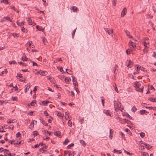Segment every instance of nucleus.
<instances>
[{"label":"nucleus","mask_w":156,"mask_h":156,"mask_svg":"<svg viewBox=\"0 0 156 156\" xmlns=\"http://www.w3.org/2000/svg\"><path fill=\"white\" fill-rule=\"evenodd\" d=\"M103 112L106 115H109L110 116H112V113L110 112V111L106 109H104L103 110Z\"/></svg>","instance_id":"f03ea898"},{"label":"nucleus","mask_w":156,"mask_h":156,"mask_svg":"<svg viewBox=\"0 0 156 156\" xmlns=\"http://www.w3.org/2000/svg\"><path fill=\"white\" fill-rule=\"evenodd\" d=\"M141 153H142V155L144 156H146L147 154H148L146 152H141Z\"/></svg>","instance_id":"79ce46f5"},{"label":"nucleus","mask_w":156,"mask_h":156,"mask_svg":"<svg viewBox=\"0 0 156 156\" xmlns=\"http://www.w3.org/2000/svg\"><path fill=\"white\" fill-rule=\"evenodd\" d=\"M144 88V87H142L141 88H137L136 89V90L140 92H143V91Z\"/></svg>","instance_id":"2eb2a0df"},{"label":"nucleus","mask_w":156,"mask_h":156,"mask_svg":"<svg viewBox=\"0 0 156 156\" xmlns=\"http://www.w3.org/2000/svg\"><path fill=\"white\" fill-rule=\"evenodd\" d=\"M137 110V108H136V107L134 106H133L131 109V111L132 112H135Z\"/></svg>","instance_id":"b1692460"},{"label":"nucleus","mask_w":156,"mask_h":156,"mask_svg":"<svg viewBox=\"0 0 156 156\" xmlns=\"http://www.w3.org/2000/svg\"><path fill=\"white\" fill-rule=\"evenodd\" d=\"M31 62L33 63V66H38L37 64L35 62H34L33 61H31Z\"/></svg>","instance_id":"864d4df0"},{"label":"nucleus","mask_w":156,"mask_h":156,"mask_svg":"<svg viewBox=\"0 0 156 156\" xmlns=\"http://www.w3.org/2000/svg\"><path fill=\"white\" fill-rule=\"evenodd\" d=\"M105 31L110 35L113 33V30L110 29L106 30Z\"/></svg>","instance_id":"4468645a"},{"label":"nucleus","mask_w":156,"mask_h":156,"mask_svg":"<svg viewBox=\"0 0 156 156\" xmlns=\"http://www.w3.org/2000/svg\"><path fill=\"white\" fill-rule=\"evenodd\" d=\"M44 114L45 115V116L47 117V116L48 115V114L46 111H45L44 112Z\"/></svg>","instance_id":"6e6d98bb"},{"label":"nucleus","mask_w":156,"mask_h":156,"mask_svg":"<svg viewBox=\"0 0 156 156\" xmlns=\"http://www.w3.org/2000/svg\"><path fill=\"white\" fill-rule=\"evenodd\" d=\"M25 23V22H21L20 23L17 22L16 23L18 26H21L22 25H24Z\"/></svg>","instance_id":"a211bd4d"},{"label":"nucleus","mask_w":156,"mask_h":156,"mask_svg":"<svg viewBox=\"0 0 156 156\" xmlns=\"http://www.w3.org/2000/svg\"><path fill=\"white\" fill-rule=\"evenodd\" d=\"M27 19L28 23L29 25H32V24H33V22H32V21L31 20V19L30 18L28 17V18H27Z\"/></svg>","instance_id":"f8f14e48"},{"label":"nucleus","mask_w":156,"mask_h":156,"mask_svg":"<svg viewBox=\"0 0 156 156\" xmlns=\"http://www.w3.org/2000/svg\"><path fill=\"white\" fill-rule=\"evenodd\" d=\"M74 144L73 143H72L69 145L68 146H67V148H69L71 147H73L74 146Z\"/></svg>","instance_id":"4c0bfd02"},{"label":"nucleus","mask_w":156,"mask_h":156,"mask_svg":"<svg viewBox=\"0 0 156 156\" xmlns=\"http://www.w3.org/2000/svg\"><path fill=\"white\" fill-rule=\"evenodd\" d=\"M153 56L156 58V53H155V52H154V53L153 55Z\"/></svg>","instance_id":"774afa93"},{"label":"nucleus","mask_w":156,"mask_h":156,"mask_svg":"<svg viewBox=\"0 0 156 156\" xmlns=\"http://www.w3.org/2000/svg\"><path fill=\"white\" fill-rule=\"evenodd\" d=\"M1 2H3L5 4H7L9 3V2L7 0H2L1 1Z\"/></svg>","instance_id":"7c9ffc66"},{"label":"nucleus","mask_w":156,"mask_h":156,"mask_svg":"<svg viewBox=\"0 0 156 156\" xmlns=\"http://www.w3.org/2000/svg\"><path fill=\"white\" fill-rule=\"evenodd\" d=\"M21 30L23 32L25 33H27L28 31V30L27 29H25L23 27H22Z\"/></svg>","instance_id":"f3484780"},{"label":"nucleus","mask_w":156,"mask_h":156,"mask_svg":"<svg viewBox=\"0 0 156 156\" xmlns=\"http://www.w3.org/2000/svg\"><path fill=\"white\" fill-rule=\"evenodd\" d=\"M36 28L37 30H38L39 31H43L44 30V29H41V27H40L38 25H37L36 26Z\"/></svg>","instance_id":"393cba45"},{"label":"nucleus","mask_w":156,"mask_h":156,"mask_svg":"<svg viewBox=\"0 0 156 156\" xmlns=\"http://www.w3.org/2000/svg\"><path fill=\"white\" fill-rule=\"evenodd\" d=\"M59 61H61V63H62V60H61V58H58L57 59H56L54 62V63H57Z\"/></svg>","instance_id":"4be33fe9"},{"label":"nucleus","mask_w":156,"mask_h":156,"mask_svg":"<svg viewBox=\"0 0 156 156\" xmlns=\"http://www.w3.org/2000/svg\"><path fill=\"white\" fill-rule=\"evenodd\" d=\"M69 92H70L71 93V94H70V95L72 97H73L74 96V93L73 91H72L71 92H70L69 91H68Z\"/></svg>","instance_id":"09e8293b"},{"label":"nucleus","mask_w":156,"mask_h":156,"mask_svg":"<svg viewBox=\"0 0 156 156\" xmlns=\"http://www.w3.org/2000/svg\"><path fill=\"white\" fill-rule=\"evenodd\" d=\"M140 136L142 138L144 137L145 136V133L143 132L140 133Z\"/></svg>","instance_id":"58836bf2"},{"label":"nucleus","mask_w":156,"mask_h":156,"mask_svg":"<svg viewBox=\"0 0 156 156\" xmlns=\"http://www.w3.org/2000/svg\"><path fill=\"white\" fill-rule=\"evenodd\" d=\"M112 131V129H110V130L109 136H110V137L111 138V139H112V137H113V132Z\"/></svg>","instance_id":"aec40b11"},{"label":"nucleus","mask_w":156,"mask_h":156,"mask_svg":"<svg viewBox=\"0 0 156 156\" xmlns=\"http://www.w3.org/2000/svg\"><path fill=\"white\" fill-rule=\"evenodd\" d=\"M76 29L74 30V31H73V32H72V37L73 38H74V35H75V31H76Z\"/></svg>","instance_id":"c9c22d12"},{"label":"nucleus","mask_w":156,"mask_h":156,"mask_svg":"<svg viewBox=\"0 0 156 156\" xmlns=\"http://www.w3.org/2000/svg\"><path fill=\"white\" fill-rule=\"evenodd\" d=\"M126 116L128 117L130 119L133 120V119L128 114H126Z\"/></svg>","instance_id":"de8ad7c7"},{"label":"nucleus","mask_w":156,"mask_h":156,"mask_svg":"<svg viewBox=\"0 0 156 156\" xmlns=\"http://www.w3.org/2000/svg\"><path fill=\"white\" fill-rule=\"evenodd\" d=\"M80 142L82 145H83V146H84V145L86 144H85V142H84V141H83V140H80Z\"/></svg>","instance_id":"ea45409f"},{"label":"nucleus","mask_w":156,"mask_h":156,"mask_svg":"<svg viewBox=\"0 0 156 156\" xmlns=\"http://www.w3.org/2000/svg\"><path fill=\"white\" fill-rule=\"evenodd\" d=\"M40 146V144H36L34 146V147L35 148H37L38 147Z\"/></svg>","instance_id":"052dcab7"},{"label":"nucleus","mask_w":156,"mask_h":156,"mask_svg":"<svg viewBox=\"0 0 156 156\" xmlns=\"http://www.w3.org/2000/svg\"><path fill=\"white\" fill-rule=\"evenodd\" d=\"M72 78L73 79V82L74 81H77L76 78L74 77L73 76H72Z\"/></svg>","instance_id":"4d7b16f0"},{"label":"nucleus","mask_w":156,"mask_h":156,"mask_svg":"<svg viewBox=\"0 0 156 156\" xmlns=\"http://www.w3.org/2000/svg\"><path fill=\"white\" fill-rule=\"evenodd\" d=\"M12 101H14L16 100V99H17V98L16 97H12Z\"/></svg>","instance_id":"69168bd1"},{"label":"nucleus","mask_w":156,"mask_h":156,"mask_svg":"<svg viewBox=\"0 0 156 156\" xmlns=\"http://www.w3.org/2000/svg\"><path fill=\"white\" fill-rule=\"evenodd\" d=\"M65 115L66 116V119H67L66 118H67V119H68L69 118V113L67 112H65Z\"/></svg>","instance_id":"cd10ccee"},{"label":"nucleus","mask_w":156,"mask_h":156,"mask_svg":"<svg viewBox=\"0 0 156 156\" xmlns=\"http://www.w3.org/2000/svg\"><path fill=\"white\" fill-rule=\"evenodd\" d=\"M134 84L136 89L137 88H138L140 85V83L137 81H136L134 82Z\"/></svg>","instance_id":"39448f33"},{"label":"nucleus","mask_w":156,"mask_h":156,"mask_svg":"<svg viewBox=\"0 0 156 156\" xmlns=\"http://www.w3.org/2000/svg\"><path fill=\"white\" fill-rule=\"evenodd\" d=\"M68 125L69 126H72V122L70 121V120L68 121Z\"/></svg>","instance_id":"e433bc0d"},{"label":"nucleus","mask_w":156,"mask_h":156,"mask_svg":"<svg viewBox=\"0 0 156 156\" xmlns=\"http://www.w3.org/2000/svg\"><path fill=\"white\" fill-rule=\"evenodd\" d=\"M23 61H27L28 59V58L27 57L25 53H24L23 55L22 56L21 59Z\"/></svg>","instance_id":"0eeeda50"},{"label":"nucleus","mask_w":156,"mask_h":156,"mask_svg":"<svg viewBox=\"0 0 156 156\" xmlns=\"http://www.w3.org/2000/svg\"><path fill=\"white\" fill-rule=\"evenodd\" d=\"M18 35V34L16 33H14L12 34V36L14 37H17V35Z\"/></svg>","instance_id":"13d9d810"},{"label":"nucleus","mask_w":156,"mask_h":156,"mask_svg":"<svg viewBox=\"0 0 156 156\" xmlns=\"http://www.w3.org/2000/svg\"><path fill=\"white\" fill-rule=\"evenodd\" d=\"M116 119L119 120V122H120V121H121L122 120V119L121 118H120V117L118 116H117V117H116Z\"/></svg>","instance_id":"a18cd8bd"},{"label":"nucleus","mask_w":156,"mask_h":156,"mask_svg":"<svg viewBox=\"0 0 156 156\" xmlns=\"http://www.w3.org/2000/svg\"><path fill=\"white\" fill-rule=\"evenodd\" d=\"M12 122H13L12 121L11 119L9 120L8 121H7V123L8 124L11 123Z\"/></svg>","instance_id":"680f3d73"},{"label":"nucleus","mask_w":156,"mask_h":156,"mask_svg":"<svg viewBox=\"0 0 156 156\" xmlns=\"http://www.w3.org/2000/svg\"><path fill=\"white\" fill-rule=\"evenodd\" d=\"M129 46L130 48H134L136 47L135 44L133 42L130 41L129 44Z\"/></svg>","instance_id":"7ed1b4c3"},{"label":"nucleus","mask_w":156,"mask_h":156,"mask_svg":"<svg viewBox=\"0 0 156 156\" xmlns=\"http://www.w3.org/2000/svg\"><path fill=\"white\" fill-rule=\"evenodd\" d=\"M39 134V133L36 131H34L33 132V135L35 136H37Z\"/></svg>","instance_id":"f704fd0d"},{"label":"nucleus","mask_w":156,"mask_h":156,"mask_svg":"<svg viewBox=\"0 0 156 156\" xmlns=\"http://www.w3.org/2000/svg\"><path fill=\"white\" fill-rule=\"evenodd\" d=\"M36 101L35 100L33 101L30 103V104H28V106L29 107H30V106H34V104H35Z\"/></svg>","instance_id":"423d86ee"},{"label":"nucleus","mask_w":156,"mask_h":156,"mask_svg":"<svg viewBox=\"0 0 156 156\" xmlns=\"http://www.w3.org/2000/svg\"><path fill=\"white\" fill-rule=\"evenodd\" d=\"M152 147V146L150 145L149 144H148V145H147V147H146V148L147 149H150L151 147Z\"/></svg>","instance_id":"8fccbe9b"},{"label":"nucleus","mask_w":156,"mask_h":156,"mask_svg":"<svg viewBox=\"0 0 156 156\" xmlns=\"http://www.w3.org/2000/svg\"><path fill=\"white\" fill-rule=\"evenodd\" d=\"M117 1V0H113L112 2V4L114 6H115L116 5V2Z\"/></svg>","instance_id":"49530a36"},{"label":"nucleus","mask_w":156,"mask_h":156,"mask_svg":"<svg viewBox=\"0 0 156 156\" xmlns=\"http://www.w3.org/2000/svg\"><path fill=\"white\" fill-rule=\"evenodd\" d=\"M127 12V9L126 7L124 8L121 13V16L123 17L125 15Z\"/></svg>","instance_id":"20e7f679"},{"label":"nucleus","mask_w":156,"mask_h":156,"mask_svg":"<svg viewBox=\"0 0 156 156\" xmlns=\"http://www.w3.org/2000/svg\"><path fill=\"white\" fill-rule=\"evenodd\" d=\"M11 9H13L14 11L17 12L18 13V11L16 9L15 7L14 6H12L11 8Z\"/></svg>","instance_id":"5fc2aeb1"},{"label":"nucleus","mask_w":156,"mask_h":156,"mask_svg":"<svg viewBox=\"0 0 156 156\" xmlns=\"http://www.w3.org/2000/svg\"><path fill=\"white\" fill-rule=\"evenodd\" d=\"M35 121L34 120H33V121L32 122H31V124H30V125H32V127H30V128L29 127V128H30V129H32V128H33V127H34V121Z\"/></svg>","instance_id":"a19ab883"},{"label":"nucleus","mask_w":156,"mask_h":156,"mask_svg":"<svg viewBox=\"0 0 156 156\" xmlns=\"http://www.w3.org/2000/svg\"><path fill=\"white\" fill-rule=\"evenodd\" d=\"M126 52L127 55H129L132 52V50L129 49L126 50Z\"/></svg>","instance_id":"412c9836"},{"label":"nucleus","mask_w":156,"mask_h":156,"mask_svg":"<svg viewBox=\"0 0 156 156\" xmlns=\"http://www.w3.org/2000/svg\"><path fill=\"white\" fill-rule=\"evenodd\" d=\"M21 135V134L20 132L17 133L16 134V137L18 138Z\"/></svg>","instance_id":"603ef678"},{"label":"nucleus","mask_w":156,"mask_h":156,"mask_svg":"<svg viewBox=\"0 0 156 156\" xmlns=\"http://www.w3.org/2000/svg\"><path fill=\"white\" fill-rule=\"evenodd\" d=\"M4 18H6V20L9 21L10 22H12V20H11L10 18L9 17L4 16Z\"/></svg>","instance_id":"72a5a7b5"},{"label":"nucleus","mask_w":156,"mask_h":156,"mask_svg":"<svg viewBox=\"0 0 156 156\" xmlns=\"http://www.w3.org/2000/svg\"><path fill=\"white\" fill-rule=\"evenodd\" d=\"M71 9L73 10V12H77L78 10V9L77 8L74 6H73L72 7Z\"/></svg>","instance_id":"ddd939ff"},{"label":"nucleus","mask_w":156,"mask_h":156,"mask_svg":"<svg viewBox=\"0 0 156 156\" xmlns=\"http://www.w3.org/2000/svg\"><path fill=\"white\" fill-rule=\"evenodd\" d=\"M123 120H124L125 122L128 123L130 121L129 120L125 119H124Z\"/></svg>","instance_id":"bf43d9fd"},{"label":"nucleus","mask_w":156,"mask_h":156,"mask_svg":"<svg viewBox=\"0 0 156 156\" xmlns=\"http://www.w3.org/2000/svg\"><path fill=\"white\" fill-rule=\"evenodd\" d=\"M38 73H39V74L41 76L46 75L47 73V72L46 71L41 72L40 71L39 72H38Z\"/></svg>","instance_id":"9b49d317"},{"label":"nucleus","mask_w":156,"mask_h":156,"mask_svg":"<svg viewBox=\"0 0 156 156\" xmlns=\"http://www.w3.org/2000/svg\"><path fill=\"white\" fill-rule=\"evenodd\" d=\"M54 134L56 136H59L61 135V133L59 131H55L54 133Z\"/></svg>","instance_id":"6e6552de"},{"label":"nucleus","mask_w":156,"mask_h":156,"mask_svg":"<svg viewBox=\"0 0 156 156\" xmlns=\"http://www.w3.org/2000/svg\"><path fill=\"white\" fill-rule=\"evenodd\" d=\"M114 102L115 110L116 112H118L119 110H120V108L121 106V103L120 102H117L115 101H114Z\"/></svg>","instance_id":"f257e3e1"},{"label":"nucleus","mask_w":156,"mask_h":156,"mask_svg":"<svg viewBox=\"0 0 156 156\" xmlns=\"http://www.w3.org/2000/svg\"><path fill=\"white\" fill-rule=\"evenodd\" d=\"M133 64V62L130 61V60H129V64H128L127 65V66L128 67H129V68H131V67H130L129 66V65H132Z\"/></svg>","instance_id":"c756f323"},{"label":"nucleus","mask_w":156,"mask_h":156,"mask_svg":"<svg viewBox=\"0 0 156 156\" xmlns=\"http://www.w3.org/2000/svg\"><path fill=\"white\" fill-rule=\"evenodd\" d=\"M9 63L10 64H16V62L14 60L12 61H9Z\"/></svg>","instance_id":"bb28decb"},{"label":"nucleus","mask_w":156,"mask_h":156,"mask_svg":"<svg viewBox=\"0 0 156 156\" xmlns=\"http://www.w3.org/2000/svg\"><path fill=\"white\" fill-rule=\"evenodd\" d=\"M22 71L24 72H29V71L28 70V69H22Z\"/></svg>","instance_id":"0e129e2a"},{"label":"nucleus","mask_w":156,"mask_h":156,"mask_svg":"<svg viewBox=\"0 0 156 156\" xmlns=\"http://www.w3.org/2000/svg\"><path fill=\"white\" fill-rule=\"evenodd\" d=\"M69 142V140L67 139H66L65 140V141L64 142L63 144L65 145H66L67 144V143Z\"/></svg>","instance_id":"c85d7f7f"},{"label":"nucleus","mask_w":156,"mask_h":156,"mask_svg":"<svg viewBox=\"0 0 156 156\" xmlns=\"http://www.w3.org/2000/svg\"><path fill=\"white\" fill-rule=\"evenodd\" d=\"M115 90L117 92H118V90L117 88V87L116 86V85L115 84Z\"/></svg>","instance_id":"e2e57ef3"},{"label":"nucleus","mask_w":156,"mask_h":156,"mask_svg":"<svg viewBox=\"0 0 156 156\" xmlns=\"http://www.w3.org/2000/svg\"><path fill=\"white\" fill-rule=\"evenodd\" d=\"M22 77V74H17V75L16 76L17 78L18 79Z\"/></svg>","instance_id":"37998d69"},{"label":"nucleus","mask_w":156,"mask_h":156,"mask_svg":"<svg viewBox=\"0 0 156 156\" xmlns=\"http://www.w3.org/2000/svg\"><path fill=\"white\" fill-rule=\"evenodd\" d=\"M39 120L43 124L46 126H48V124L46 123L44 120H43V119L42 120L41 118L39 119Z\"/></svg>","instance_id":"1a4fd4ad"},{"label":"nucleus","mask_w":156,"mask_h":156,"mask_svg":"<svg viewBox=\"0 0 156 156\" xmlns=\"http://www.w3.org/2000/svg\"><path fill=\"white\" fill-rule=\"evenodd\" d=\"M69 80H71V79L70 78H68L67 77H66L65 79V82L67 84H69Z\"/></svg>","instance_id":"6ab92c4d"},{"label":"nucleus","mask_w":156,"mask_h":156,"mask_svg":"<svg viewBox=\"0 0 156 156\" xmlns=\"http://www.w3.org/2000/svg\"><path fill=\"white\" fill-rule=\"evenodd\" d=\"M150 88H151V90H153L154 91L155 90V88H154V87L152 86H151Z\"/></svg>","instance_id":"338daca9"},{"label":"nucleus","mask_w":156,"mask_h":156,"mask_svg":"<svg viewBox=\"0 0 156 156\" xmlns=\"http://www.w3.org/2000/svg\"><path fill=\"white\" fill-rule=\"evenodd\" d=\"M140 114H141V115H143V114H145L146 113H148L147 111H146L145 110H141L140 111Z\"/></svg>","instance_id":"dca6fc26"},{"label":"nucleus","mask_w":156,"mask_h":156,"mask_svg":"<svg viewBox=\"0 0 156 156\" xmlns=\"http://www.w3.org/2000/svg\"><path fill=\"white\" fill-rule=\"evenodd\" d=\"M117 67H118V66L117 65H115V66L113 68V72H114L115 73Z\"/></svg>","instance_id":"2f4dec72"},{"label":"nucleus","mask_w":156,"mask_h":156,"mask_svg":"<svg viewBox=\"0 0 156 156\" xmlns=\"http://www.w3.org/2000/svg\"><path fill=\"white\" fill-rule=\"evenodd\" d=\"M18 63H19L20 65H22L24 66H27L26 63H23L21 62H19Z\"/></svg>","instance_id":"473e14b6"},{"label":"nucleus","mask_w":156,"mask_h":156,"mask_svg":"<svg viewBox=\"0 0 156 156\" xmlns=\"http://www.w3.org/2000/svg\"><path fill=\"white\" fill-rule=\"evenodd\" d=\"M30 83H29L28 84L26 85V86H25V93H26L27 91V87H29V88L28 89V90L29 89V88L30 87Z\"/></svg>","instance_id":"9d476101"},{"label":"nucleus","mask_w":156,"mask_h":156,"mask_svg":"<svg viewBox=\"0 0 156 156\" xmlns=\"http://www.w3.org/2000/svg\"><path fill=\"white\" fill-rule=\"evenodd\" d=\"M149 100L153 102H156V101L155 100V98H151L149 99Z\"/></svg>","instance_id":"a878e982"},{"label":"nucleus","mask_w":156,"mask_h":156,"mask_svg":"<svg viewBox=\"0 0 156 156\" xmlns=\"http://www.w3.org/2000/svg\"><path fill=\"white\" fill-rule=\"evenodd\" d=\"M73 83L74 86H76L78 85V84L77 81H73Z\"/></svg>","instance_id":"c03bdc74"},{"label":"nucleus","mask_w":156,"mask_h":156,"mask_svg":"<svg viewBox=\"0 0 156 156\" xmlns=\"http://www.w3.org/2000/svg\"><path fill=\"white\" fill-rule=\"evenodd\" d=\"M143 44L144 45V46L145 47H147V44H148V42L147 43L146 41H144V42H143Z\"/></svg>","instance_id":"3c124183"},{"label":"nucleus","mask_w":156,"mask_h":156,"mask_svg":"<svg viewBox=\"0 0 156 156\" xmlns=\"http://www.w3.org/2000/svg\"><path fill=\"white\" fill-rule=\"evenodd\" d=\"M49 102V101H42V104L43 105H47V104Z\"/></svg>","instance_id":"5701e85b"}]
</instances>
